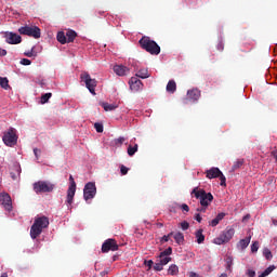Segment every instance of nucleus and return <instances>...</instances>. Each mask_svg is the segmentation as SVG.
Listing matches in <instances>:
<instances>
[{"label":"nucleus","instance_id":"7ed1b4c3","mask_svg":"<svg viewBox=\"0 0 277 277\" xmlns=\"http://www.w3.org/2000/svg\"><path fill=\"white\" fill-rule=\"evenodd\" d=\"M190 195L195 196V198L199 200L201 207H209V205L213 202V195L211 193H207L202 188L195 187Z\"/></svg>","mask_w":277,"mask_h":277},{"label":"nucleus","instance_id":"8fccbe9b","mask_svg":"<svg viewBox=\"0 0 277 277\" xmlns=\"http://www.w3.org/2000/svg\"><path fill=\"white\" fill-rule=\"evenodd\" d=\"M247 276L249 277H255L256 276V272L252 271V269H248L247 271Z\"/></svg>","mask_w":277,"mask_h":277},{"label":"nucleus","instance_id":"423d86ee","mask_svg":"<svg viewBox=\"0 0 277 277\" xmlns=\"http://www.w3.org/2000/svg\"><path fill=\"white\" fill-rule=\"evenodd\" d=\"M233 237H235V228L227 226L219 237L213 239V243L216 246H224V243H228Z\"/></svg>","mask_w":277,"mask_h":277},{"label":"nucleus","instance_id":"37998d69","mask_svg":"<svg viewBox=\"0 0 277 277\" xmlns=\"http://www.w3.org/2000/svg\"><path fill=\"white\" fill-rule=\"evenodd\" d=\"M19 63L23 66H31V61H29L28 58H23Z\"/></svg>","mask_w":277,"mask_h":277},{"label":"nucleus","instance_id":"2f4dec72","mask_svg":"<svg viewBox=\"0 0 277 277\" xmlns=\"http://www.w3.org/2000/svg\"><path fill=\"white\" fill-rule=\"evenodd\" d=\"M53 96V93H44L41 95V105L49 103V100Z\"/></svg>","mask_w":277,"mask_h":277},{"label":"nucleus","instance_id":"0e129e2a","mask_svg":"<svg viewBox=\"0 0 277 277\" xmlns=\"http://www.w3.org/2000/svg\"><path fill=\"white\" fill-rule=\"evenodd\" d=\"M275 226H277V221H274Z\"/></svg>","mask_w":277,"mask_h":277},{"label":"nucleus","instance_id":"c756f323","mask_svg":"<svg viewBox=\"0 0 277 277\" xmlns=\"http://www.w3.org/2000/svg\"><path fill=\"white\" fill-rule=\"evenodd\" d=\"M274 269H276V266L271 265L262 274H260L259 277H267L269 274H272V272H274Z\"/></svg>","mask_w":277,"mask_h":277},{"label":"nucleus","instance_id":"393cba45","mask_svg":"<svg viewBox=\"0 0 277 277\" xmlns=\"http://www.w3.org/2000/svg\"><path fill=\"white\" fill-rule=\"evenodd\" d=\"M67 42H75V38H77V32L75 30H68L66 32Z\"/></svg>","mask_w":277,"mask_h":277},{"label":"nucleus","instance_id":"412c9836","mask_svg":"<svg viewBox=\"0 0 277 277\" xmlns=\"http://www.w3.org/2000/svg\"><path fill=\"white\" fill-rule=\"evenodd\" d=\"M101 106L103 107L104 111H114L115 109H118V105L109 104L107 102H103Z\"/></svg>","mask_w":277,"mask_h":277},{"label":"nucleus","instance_id":"5fc2aeb1","mask_svg":"<svg viewBox=\"0 0 277 277\" xmlns=\"http://www.w3.org/2000/svg\"><path fill=\"white\" fill-rule=\"evenodd\" d=\"M145 265H147V267H153L155 263L153 262V260H148V261H145Z\"/></svg>","mask_w":277,"mask_h":277},{"label":"nucleus","instance_id":"09e8293b","mask_svg":"<svg viewBox=\"0 0 277 277\" xmlns=\"http://www.w3.org/2000/svg\"><path fill=\"white\" fill-rule=\"evenodd\" d=\"M42 151L40 150V149H38V148H35L34 149V155H35V157H36V159H40V154H41Z\"/></svg>","mask_w":277,"mask_h":277},{"label":"nucleus","instance_id":"ea45409f","mask_svg":"<svg viewBox=\"0 0 277 277\" xmlns=\"http://www.w3.org/2000/svg\"><path fill=\"white\" fill-rule=\"evenodd\" d=\"M120 172H121L122 176H124V175L129 174V168H127L124 164H122L120 167Z\"/></svg>","mask_w":277,"mask_h":277},{"label":"nucleus","instance_id":"473e14b6","mask_svg":"<svg viewBox=\"0 0 277 277\" xmlns=\"http://www.w3.org/2000/svg\"><path fill=\"white\" fill-rule=\"evenodd\" d=\"M172 261V258L164 255L162 256V254L160 253L159 255V262L162 263L163 265H168V263Z\"/></svg>","mask_w":277,"mask_h":277},{"label":"nucleus","instance_id":"f8f14e48","mask_svg":"<svg viewBox=\"0 0 277 277\" xmlns=\"http://www.w3.org/2000/svg\"><path fill=\"white\" fill-rule=\"evenodd\" d=\"M116 252L118 250V242H116V239H107L105 242L102 245V252Z\"/></svg>","mask_w":277,"mask_h":277},{"label":"nucleus","instance_id":"c9c22d12","mask_svg":"<svg viewBox=\"0 0 277 277\" xmlns=\"http://www.w3.org/2000/svg\"><path fill=\"white\" fill-rule=\"evenodd\" d=\"M94 129L97 133H103V123H94Z\"/></svg>","mask_w":277,"mask_h":277},{"label":"nucleus","instance_id":"052dcab7","mask_svg":"<svg viewBox=\"0 0 277 277\" xmlns=\"http://www.w3.org/2000/svg\"><path fill=\"white\" fill-rule=\"evenodd\" d=\"M243 222H246V220H250V214H247L246 216H243Z\"/></svg>","mask_w":277,"mask_h":277},{"label":"nucleus","instance_id":"a19ab883","mask_svg":"<svg viewBox=\"0 0 277 277\" xmlns=\"http://www.w3.org/2000/svg\"><path fill=\"white\" fill-rule=\"evenodd\" d=\"M207 209H209V206H200L197 208L198 213H207Z\"/></svg>","mask_w":277,"mask_h":277},{"label":"nucleus","instance_id":"4c0bfd02","mask_svg":"<svg viewBox=\"0 0 277 277\" xmlns=\"http://www.w3.org/2000/svg\"><path fill=\"white\" fill-rule=\"evenodd\" d=\"M251 252H259V241H254L252 245H251Z\"/></svg>","mask_w":277,"mask_h":277},{"label":"nucleus","instance_id":"1a4fd4ad","mask_svg":"<svg viewBox=\"0 0 277 277\" xmlns=\"http://www.w3.org/2000/svg\"><path fill=\"white\" fill-rule=\"evenodd\" d=\"M206 176L207 179H220L221 187H226V176L224 175V173H222L220 168L212 167L210 170H207Z\"/></svg>","mask_w":277,"mask_h":277},{"label":"nucleus","instance_id":"cd10ccee","mask_svg":"<svg viewBox=\"0 0 277 277\" xmlns=\"http://www.w3.org/2000/svg\"><path fill=\"white\" fill-rule=\"evenodd\" d=\"M174 240L179 243V246H181V243H183V241H185V236L183 235V233L179 232L173 236Z\"/></svg>","mask_w":277,"mask_h":277},{"label":"nucleus","instance_id":"2eb2a0df","mask_svg":"<svg viewBox=\"0 0 277 277\" xmlns=\"http://www.w3.org/2000/svg\"><path fill=\"white\" fill-rule=\"evenodd\" d=\"M113 70L116 75H118V77H127V75H129V72H131L129 67H127L124 65H115Z\"/></svg>","mask_w":277,"mask_h":277},{"label":"nucleus","instance_id":"6e6d98bb","mask_svg":"<svg viewBox=\"0 0 277 277\" xmlns=\"http://www.w3.org/2000/svg\"><path fill=\"white\" fill-rule=\"evenodd\" d=\"M24 55H26V57H34V50L30 52H25Z\"/></svg>","mask_w":277,"mask_h":277},{"label":"nucleus","instance_id":"f03ea898","mask_svg":"<svg viewBox=\"0 0 277 277\" xmlns=\"http://www.w3.org/2000/svg\"><path fill=\"white\" fill-rule=\"evenodd\" d=\"M138 43L141 48L150 55H159V53H161V47H159V44H157L155 40H151L150 37H142Z\"/></svg>","mask_w":277,"mask_h":277},{"label":"nucleus","instance_id":"ddd939ff","mask_svg":"<svg viewBox=\"0 0 277 277\" xmlns=\"http://www.w3.org/2000/svg\"><path fill=\"white\" fill-rule=\"evenodd\" d=\"M129 85L132 92H140V90L144 88V83H142V80H140L137 77H132L129 81Z\"/></svg>","mask_w":277,"mask_h":277},{"label":"nucleus","instance_id":"13d9d810","mask_svg":"<svg viewBox=\"0 0 277 277\" xmlns=\"http://www.w3.org/2000/svg\"><path fill=\"white\" fill-rule=\"evenodd\" d=\"M11 177L13 181H16V179H18V175H16L14 172H11Z\"/></svg>","mask_w":277,"mask_h":277},{"label":"nucleus","instance_id":"72a5a7b5","mask_svg":"<svg viewBox=\"0 0 277 277\" xmlns=\"http://www.w3.org/2000/svg\"><path fill=\"white\" fill-rule=\"evenodd\" d=\"M263 254L266 259V261H272L274 259V255L272 254V251L269 249H264Z\"/></svg>","mask_w":277,"mask_h":277},{"label":"nucleus","instance_id":"6ab92c4d","mask_svg":"<svg viewBox=\"0 0 277 277\" xmlns=\"http://www.w3.org/2000/svg\"><path fill=\"white\" fill-rule=\"evenodd\" d=\"M252 239V236H249L247 238H243V239H240L239 242H238V248L240 250H246V248H248V246H250V241Z\"/></svg>","mask_w":277,"mask_h":277},{"label":"nucleus","instance_id":"39448f33","mask_svg":"<svg viewBox=\"0 0 277 277\" xmlns=\"http://www.w3.org/2000/svg\"><path fill=\"white\" fill-rule=\"evenodd\" d=\"M35 194H51L55 189V184L49 181H38L32 184Z\"/></svg>","mask_w":277,"mask_h":277},{"label":"nucleus","instance_id":"a18cd8bd","mask_svg":"<svg viewBox=\"0 0 277 277\" xmlns=\"http://www.w3.org/2000/svg\"><path fill=\"white\" fill-rule=\"evenodd\" d=\"M226 263H227L226 269L230 272V267H233V258H227Z\"/></svg>","mask_w":277,"mask_h":277},{"label":"nucleus","instance_id":"bb28decb","mask_svg":"<svg viewBox=\"0 0 277 277\" xmlns=\"http://www.w3.org/2000/svg\"><path fill=\"white\" fill-rule=\"evenodd\" d=\"M56 39L61 44H66L67 42L66 34H64V31H60L56 36Z\"/></svg>","mask_w":277,"mask_h":277},{"label":"nucleus","instance_id":"7c9ffc66","mask_svg":"<svg viewBox=\"0 0 277 277\" xmlns=\"http://www.w3.org/2000/svg\"><path fill=\"white\" fill-rule=\"evenodd\" d=\"M243 163H245L243 159L236 160L232 167V172H235V170H239V168H241Z\"/></svg>","mask_w":277,"mask_h":277},{"label":"nucleus","instance_id":"a878e982","mask_svg":"<svg viewBox=\"0 0 277 277\" xmlns=\"http://www.w3.org/2000/svg\"><path fill=\"white\" fill-rule=\"evenodd\" d=\"M195 237L197 239V243H205V235L202 234V229H198L195 233Z\"/></svg>","mask_w":277,"mask_h":277},{"label":"nucleus","instance_id":"aec40b11","mask_svg":"<svg viewBox=\"0 0 277 277\" xmlns=\"http://www.w3.org/2000/svg\"><path fill=\"white\" fill-rule=\"evenodd\" d=\"M135 77L140 79H148V77H150V74H148V68H141L136 72Z\"/></svg>","mask_w":277,"mask_h":277},{"label":"nucleus","instance_id":"9d476101","mask_svg":"<svg viewBox=\"0 0 277 277\" xmlns=\"http://www.w3.org/2000/svg\"><path fill=\"white\" fill-rule=\"evenodd\" d=\"M94 196H96V184L94 182H89L84 185L83 198L85 202H88V200H92Z\"/></svg>","mask_w":277,"mask_h":277},{"label":"nucleus","instance_id":"a211bd4d","mask_svg":"<svg viewBox=\"0 0 277 277\" xmlns=\"http://www.w3.org/2000/svg\"><path fill=\"white\" fill-rule=\"evenodd\" d=\"M226 217V213L224 212H221L216 215L215 219H213L212 221L209 222V225L212 226V227H215L217 226V224H220V222H222V220Z\"/></svg>","mask_w":277,"mask_h":277},{"label":"nucleus","instance_id":"5701e85b","mask_svg":"<svg viewBox=\"0 0 277 277\" xmlns=\"http://www.w3.org/2000/svg\"><path fill=\"white\" fill-rule=\"evenodd\" d=\"M140 146L137 144L134 145H129L128 146V155L129 157H133V155H135V153H137Z\"/></svg>","mask_w":277,"mask_h":277},{"label":"nucleus","instance_id":"79ce46f5","mask_svg":"<svg viewBox=\"0 0 277 277\" xmlns=\"http://www.w3.org/2000/svg\"><path fill=\"white\" fill-rule=\"evenodd\" d=\"M180 226H181L182 230H187L189 228V223L187 221H184V222L180 223Z\"/></svg>","mask_w":277,"mask_h":277},{"label":"nucleus","instance_id":"864d4df0","mask_svg":"<svg viewBox=\"0 0 277 277\" xmlns=\"http://www.w3.org/2000/svg\"><path fill=\"white\" fill-rule=\"evenodd\" d=\"M195 220L200 224L202 222V216H200V213L195 214Z\"/></svg>","mask_w":277,"mask_h":277},{"label":"nucleus","instance_id":"20e7f679","mask_svg":"<svg viewBox=\"0 0 277 277\" xmlns=\"http://www.w3.org/2000/svg\"><path fill=\"white\" fill-rule=\"evenodd\" d=\"M18 34H21V36H28L29 38L39 40L42 36V30H40V27L36 25H24L18 28Z\"/></svg>","mask_w":277,"mask_h":277},{"label":"nucleus","instance_id":"0eeeda50","mask_svg":"<svg viewBox=\"0 0 277 277\" xmlns=\"http://www.w3.org/2000/svg\"><path fill=\"white\" fill-rule=\"evenodd\" d=\"M2 142L5 144V146H10L11 148L16 146V143L18 142L16 129L10 128L8 131H5L2 136Z\"/></svg>","mask_w":277,"mask_h":277},{"label":"nucleus","instance_id":"de8ad7c7","mask_svg":"<svg viewBox=\"0 0 277 277\" xmlns=\"http://www.w3.org/2000/svg\"><path fill=\"white\" fill-rule=\"evenodd\" d=\"M69 183H70V185H69V187H77V183L75 182V177H72V175H70L69 176Z\"/></svg>","mask_w":277,"mask_h":277},{"label":"nucleus","instance_id":"f257e3e1","mask_svg":"<svg viewBox=\"0 0 277 277\" xmlns=\"http://www.w3.org/2000/svg\"><path fill=\"white\" fill-rule=\"evenodd\" d=\"M49 228V217L38 216L35 219L34 224L30 227V237L31 239H38L42 235V230Z\"/></svg>","mask_w":277,"mask_h":277},{"label":"nucleus","instance_id":"f704fd0d","mask_svg":"<svg viewBox=\"0 0 277 277\" xmlns=\"http://www.w3.org/2000/svg\"><path fill=\"white\" fill-rule=\"evenodd\" d=\"M124 142H126V138L123 136H120L119 138L114 140L115 146H122V144H124Z\"/></svg>","mask_w":277,"mask_h":277},{"label":"nucleus","instance_id":"6e6552de","mask_svg":"<svg viewBox=\"0 0 277 277\" xmlns=\"http://www.w3.org/2000/svg\"><path fill=\"white\" fill-rule=\"evenodd\" d=\"M80 79L85 83V88L89 89V92L95 96L97 85L96 79H92V77H90V74H88L87 71H83L80 75Z\"/></svg>","mask_w":277,"mask_h":277},{"label":"nucleus","instance_id":"c03bdc74","mask_svg":"<svg viewBox=\"0 0 277 277\" xmlns=\"http://www.w3.org/2000/svg\"><path fill=\"white\" fill-rule=\"evenodd\" d=\"M172 235H174V233H170L169 235H164L162 238H161V241H164V242H168L170 241V238L172 237Z\"/></svg>","mask_w":277,"mask_h":277},{"label":"nucleus","instance_id":"3c124183","mask_svg":"<svg viewBox=\"0 0 277 277\" xmlns=\"http://www.w3.org/2000/svg\"><path fill=\"white\" fill-rule=\"evenodd\" d=\"M217 51H224V43L220 41L216 45Z\"/></svg>","mask_w":277,"mask_h":277},{"label":"nucleus","instance_id":"4be33fe9","mask_svg":"<svg viewBox=\"0 0 277 277\" xmlns=\"http://www.w3.org/2000/svg\"><path fill=\"white\" fill-rule=\"evenodd\" d=\"M167 92L174 94L176 92V81L170 80L167 84Z\"/></svg>","mask_w":277,"mask_h":277},{"label":"nucleus","instance_id":"58836bf2","mask_svg":"<svg viewBox=\"0 0 277 277\" xmlns=\"http://www.w3.org/2000/svg\"><path fill=\"white\" fill-rule=\"evenodd\" d=\"M160 254H162V256H170V254H172V247L167 248Z\"/></svg>","mask_w":277,"mask_h":277},{"label":"nucleus","instance_id":"4468645a","mask_svg":"<svg viewBox=\"0 0 277 277\" xmlns=\"http://www.w3.org/2000/svg\"><path fill=\"white\" fill-rule=\"evenodd\" d=\"M0 202L5 211H12V197L9 194H1L0 195Z\"/></svg>","mask_w":277,"mask_h":277},{"label":"nucleus","instance_id":"f3484780","mask_svg":"<svg viewBox=\"0 0 277 277\" xmlns=\"http://www.w3.org/2000/svg\"><path fill=\"white\" fill-rule=\"evenodd\" d=\"M77 193V186H69L67 189V205H72V200H75V194Z\"/></svg>","mask_w":277,"mask_h":277},{"label":"nucleus","instance_id":"49530a36","mask_svg":"<svg viewBox=\"0 0 277 277\" xmlns=\"http://www.w3.org/2000/svg\"><path fill=\"white\" fill-rule=\"evenodd\" d=\"M180 208L182 209V211H185L186 213H189V206H187V203L181 205Z\"/></svg>","mask_w":277,"mask_h":277},{"label":"nucleus","instance_id":"e433bc0d","mask_svg":"<svg viewBox=\"0 0 277 277\" xmlns=\"http://www.w3.org/2000/svg\"><path fill=\"white\" fill-rule=\"evenodd\" d=\"M154 269H155L156 272H161V271L163 269V264L160 263V262L155 263V264H154Z\"/></svg>","mask_w":277,"mask_h":277},{"label":"nucleus","instance_id":"c85d7f7f","mask_svg":"<svg viewBox=\"0 0 277 277\" xmlns=\"http://www.w3.org/2000/svg\"><path fill=\"white\" fill-rule=\"evenodd\" d=\"M0 85L3 88V90H9L10 80H8V78L0 77Z\"/></svg>","mask_w":277,"mask_h":277},{"label":"nucleus","instance_id":"4d7b16f0","mask_svg":"<svg viewBox=\"0 0 277 277\" xmlns=\"http://www.w3.org/2000/svg\"><path fill=\"white\" fill-rule=\"evenodd\" d=\"M272 157H274V159L276 160V163H277V149L273 150L271 153Z\"/></svg>","mask_w":277,"mask_h":277},{"label":"nucleus","instance_id":"603ef678","mask_svg":"<svg viewBox=\"0 0 277 277\" xmlns=\"http://www.w3.org/2000/svg\"><path fill=\"white\" fill-rule=\"evenodd\" d=\"M8 55V51L0 48V57H5Z\"/></svg>","mask_w":277,"mask_h":277},{"label":"nucleus","instance_id":"dca6fc26","mask_svg":"<svg viewBox=\"0 0 277 277\" xmlns=\"http://www.w3.org/2000/svg\"><path fill=\"white\" fill-rule=\"evenodd\" d=\"M201 92L198 89H190L187 91V97L189 101H193V103H196L200 100Z\"/></svg>","mask_w":277,"mask_h":277},{"label":"nucleus","instance_id":"b1692460","mask_svg":"<svg viewBox=\"0 0 277 277\" xmlns=\"http://www.w3.org/2000/svg\"><path fill=\"white\" fill-rule=\"evenodd\" d=\"M168 275L169 276H179V266H176L175 264H172L168 269Z\"/></svg>","mask_w":277,"mask_h":277},{"label":"nucleus","instance_id":"69168bd1","mask_svg":"<svg viewBox=\"0 0 277 277\" xmlns=\"http://www.w3.org/2000/svg\"><path fill=\"white\" fill-rule=\"evenodd\" d=\"M19 174H21V172L17 171V175H19Z\"/></svg>","mask_w":277,"mask_h":277},{"label":"nucleus","instance_id":"bf43d9fd","mask_svg":"<svg viewBox=\"0 0 277 277\" xmlns=\"http://www.w3.org/2000/svg\"><path fill=\"white\" fill-rule=\"evenodd\" d=\"M189 277H199L198 274H196L195 272H190L189 273Z\"/></svg>","mask_w":277,"mask_h":277},{"label":"nucleus","instance_id":"9b49d317","mask_svg":"<svg viewBox=\"0 0 277 277\" xmlns=\"http://www.w3.org/2000/svg\"><path fill=\"white\" fill-rule=\"evenodd\" d=\"M5 42L8 44H21L23 42V37L16 32H4Z\"/></svg>","mask_w":277,"mask_h":277},{"label":"nucleus","instance_id":"680f3d73","mask_svg":"<svg viewBox=\"0 0 277 277\" xmlns=\"http://www.w3.org/2000/svg\"><path fill=\"white\" fill-rule=\"evenodd\" d=\"M0 277H8V273H2Z\"/></svg>","mask_w":277,"mask_h":277},{"label":"nucleus","instance_id":"e2e57ef3","mask_svg":"<svg viewBox=\"0 0 277 277\" xmlns=\"http://www.w3.org/2000/svg\"><path fill=\"white\" fill-rule=\"evenodd\" d=\"M159 228H162L163 223H158Z\"/></svg>","mask_w":277,"mask_h":277}]
</instances>
